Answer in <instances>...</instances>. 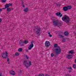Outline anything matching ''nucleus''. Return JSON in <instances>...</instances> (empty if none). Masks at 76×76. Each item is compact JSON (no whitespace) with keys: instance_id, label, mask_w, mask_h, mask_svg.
Listing matches in <instances>:
<instances>
[{"instance_id":"nucleus-1","label":"nucleus","mask_w":76,"mask_h":76,"mask_svg":"<svg viewBox=\"0 0 76 76\" xmlns=\"http://www.w3.org/2000/svg\"><path fill=\"white\" fill-rule=\"evenodd\" d=\"M53 46L55 48L56 47H58V48H56L55 49V51H56L55 53V54L56 55H58L59 54L61 53V49L60 48V47L59 46H58V45L57 44H55L53 45Z\"/></svg>"},{"instance_id":"nucleus-2","label":"nucleus","mask_w":76,"mask_h":76,"mask_svg":"<svg viewBox=\"0 0 76 76\" xmlns=\"http://www.w3.org/2000/svg\"><path fill=\"white\" fill-rule=\"evenodd\" d=\"M53 23V25L55 26H61V22H59L58 20L54 19L52 21Z\"/></svg>"},{"instance_id":"nucleus-3","label":"nucleus","mask_w":76,"mask_h":76,"mask_svg":"<svg viewBox=\"0 0 76 76\" xmlns=\"http://www.w3.org/2000/svg\"><path fill=\"white\" fill-rule=\"evenodd\" d=\"M36 29L37 30L36 31V34H37V35H40L41 34V33H40L41 31V28H39V27H38V26H37L36 28L33 29L34 31L35 32V31H36Z\"/></svg>"},{"instance_id":"nucleus-4","label":"nucleus","mask_w":76,"mask_h":76,"mask_svg":"<svg viewBox=\"0 0 76 76\" xmlns=\"http://www.w3.org/2000/svg\"><path fill=\"white\" fill-rule=\"evenodd\" d=\"M5 53H3L2 56V58L6 59V58H7L8 57V53H7V51H5Z\"/></svg>"},{"instance_id":"nucleus-5","label":"nucleus","mask_w":76,"mask_h":76,"mask_svg":"<svg viewBox=\"0 0 76 76\" xmlns=\"http://www.w3.org/2000/svg\"><path fill=\"white\" fill-rule=\"evenodd\" d=\"M24 66H25L26 68H28V67H29L28 63H27V61L26 60L24 61V62L23 63Z\"/></svg>"},{"instance_id":"nucleus-6","label":"nucleus","mask_w":76,"mask_h":76,"mask_svg":"<svg viewBox=\"0 0 76 76\" xmlns=\"http://www.w3.org/2000/svg\"><path fill=\"white\" fill-rule=\"evenodd\" d=\"M62 20L63 21L67 23V15H65L62 18Z\"/></svg>"},{"instance_id":"nucleus-7","label":"nucleus","mask_w":76,"mask_h":76,"mask_svg":"<svg viewBox=\"0 0 76 76\" xmlns=\"http://www.w3.org/2000/svg\"><path fill=\"white\" fill-rule=\"evenodd\" d=\"M45 45L46 47H48L50 45V43L49 41H46L45 42Z\"/></svg>"},{"instance_id":"nucleus-8","label":"nucleus","mask_w":76,"mask_h":76,"mask_svg":"<svg viewBox=\"0 0 76 76\" xmlns=\"http://www.w3.org/2000/svg\"><path fill=\"white\" fill-rule=\"evenodd\" d=\"M19 44L20 46H23L24 45V41L20 40L19 42Z\"/></svg>"},{"instance_id":"nucleus-9","label":"nucleus","mask_w":76,"mask_h":76,"mask_svg":"<svg viewBox=\"0 0 76 76\" xmlns=\"http://www.w3.org/2000/svg\"><path fill=\"white\" fill-rule=\"evenodd\" d=\"M67 58L68 59H71L73 58V56L72 55H70V54H68L67 55Z\"/></svg>"},{"instance_id":"nucleus-10","label":"nucleus","mask_w":76,"mask_h":76,"mask_svg":"<svg viewBox=\"0 0 76 76\" xmlns=\"http://www.w3.org/2000/svg\"><path fill=\"white\" fill-rule=\"evenodd\" d=\"M33 47H34V44L33 43H32L28 46V50H31L32 48H33Z\"/></svg>"},{"instance_id":"nucleus-11","label":"nucleus","mask_w":76,"mask_h":76,"mask_svg":"<svg viewBox=\"0 0 76 76\" xmlns=\"http://www.w3.org/2000/svg\"><path fill=\"white\" fill-rule=\"evenodd\" d=\"M70 18L68 16H67V24L68 25H70Z\"/></svg>"},{"instance_id":"nucleus-12","label":"nucleus","mask_w":76,"mask_h":76,"mask_svg":"<svg viewBox=\"0 0 76 76\" xmlns=\"http://www.w3.org/2000/svg\"><path fill=\"white\" fill-rule=\"evenodd\" d=\"M9 73L11 75H15V72L14 71L11 70L10 72Z\"/></svg>"},{"instance_id":"nucleus-13","label":"nucleus","mask_w":76,"mask_h":76,"mask_svg":"<svg viewBox=\"0 0 76 76\" xmlns=\"http://www.w3.org/2000/svg\"><path fill=\"white\" fill-rule=\"evenodd\" d=\"M56 16H59L60 18L62 16V14H61V12H58L56 13Z\"/></svg>"},{"instance_id":"nucleus-14","label":"nucleus","mask_w":76,"mask_h":76,"mask_svg":"<svg viewBox=\"0 0 76 76\" xmlns=\"http://www.w3.org/2000/svg\"><path fill=\"white\" fill-rule=\"evenodd\" d=\"M72 9V6H69L68 5L67 6V10H68V9L69 10H70Z\"/></svg>"},{"instance_id":"nucleus-15","label":"nucleus","mask_w":76,"mask_h":76,"mask_svg":"<svg viewBox=\"0 0 76 76\" xmlns=\"http://www.w3.org/2000/svg\"><path fill=\"white\" fill-rule=\"evenodd\" d=\"M68 53L69 54L71 53V54H72L74 53V50H70L69 52H68Z\"/></svg>"},{"instance_id":"nucleus-16","label":"nucleus","mask_w":76,"mask_h":76,"mask_svg":"<svg viewBox=\"0 0 76 76\" xmlns=\"http://www.w3.org/2000/svg\"><path fill=\"white\" fill-rule=\"evenodd\" d=\"M24 11L25 12H28V8L27 7L26 8L24 9Z\"/></svg>"},{"instance_id":"nucleus-17","label":"nucleus","mask_w":76,"mask_h":76,"mask_svg":"<svg viewBox=\"0 0 76 76\" xmlns=\"http://www.w3.org/2000/svg\"><path fill=\"white\" fill-rule=\"evenodd\" d=\"M63 10L64 11H67V7H64L63 8Z\"/></svg>"},{"instance_id":"nucleus-18","label":"nucleus","mask_w":76,"mask_h":76,"mask_svg":"<svg viewBox=\"0 0 76 76\" xmlns=\"http://www.w3.org/2000/svg\"><path fill=\"white\" fill-rule=\"evenodd\" d=\"M22 50H23L22 48H19L18 51H19V52H22Z\"/></svg>"},{"instance_id":"nucleus-19","label":"nucleus","mask_w":76,"mask_h":76,"mask_svg":"<svg viewBox=\"0 0 76 76\" xmlns=\"http://www.w3.org/2000/svg\"><path fill=\"white\" fill-rule=\"evenodd\" d=\"M7 12H10L11 11V8H8L7 9Z\"/></svg>"},{"instance_id":"nucleus-20","label":"nucleus","mask_w":76,"mask_h":76,"mask_svg":"<svg viewBox=\"0 0 76 76\" xmlns=\"http://www.w3.org/2000/svg\"><path fill=\"white\" fill-rule=\"evenodd\" d=\"M5 7L6 8H8V7H9V5L8 4H6L5 5Z\"/></svg>"},{"instance_id":"nucleus-21","label":"nucleus","mask_w":76,"mask_h":76,"mask_svg":"<svg viewBox=\"0 0 76 76\" xmlns=\"http://www.w3.org/2000/svg\"><path fill=\"white\" fill-rule=\"evenodd\" d=\"M15 54L16 56H19L20 54L18 52H16L15 53Z\"/></svg>"},{"instance_id":"nucleus-22","label":"nucleus","mask_w":76,"mask_h":76,"mask_svg":"<svg viewBox=\"0 0 76 76\" xmlns=\"http://www.w3.org/2000/svg\"><path fill=\"white\" fill-rule=\"evenodd\" d=\"M67 69L68 70H72V68L71 66H70H70H69L67 67Z\"/></svg>"},{"instance_id":"nucleus-23","label":"nucleus","mask_w":76,"mask_h":76,"mask_svg":"<svg viewBox=\"0 0 76 76\" xmlns=\"http://www.w3.org/2000/svg\"><path fill=\"white\" fill-rule=\"evenodd\" d=\"M72 67H73V68H74V69H76V64H73Z\"/></svg>"},{"instance_id":"nucleus-24","label":"nucleus","mask_w":76,"mask_h":76,"mask_svg":"<svg viewBox=\"0 0 76 76\" xmlns=\"http://www.w3.org/2000/svg\"><path fill=\"white\" fill-rule=\"evenodd\" d=\"M28 42V41L25 40L24 42V43L25 44H27Z\"/></svg>"},{"instance_id":"nucleus-25","label":"nucleus","mask_w":76,"mask_h":76,"mask_svg":"<svg viewBox=\"0 0 76 76\" xmlns=\"http://www.w3.org/2000/svg\"><path fill=\"white\" fill-rule=\"evenodd\" d=\"M64 35H65V36H67V31H66L64 33Z\"/></svg>"},{"instance_id":"nucleus-26","label":"nucleus","mask_w":76,"mask_h":76,"mask_svg":"<svg viewBox=\"0 0 76 76\" xmlns=\"http://www.w3.org/2000/svg\"><path fill=\"white\" fill-rule=\"evenodd\" d=\"M28 64H29V66H30L31 65V61H29Z\"/></svg>"},{"instance_id":"nucleus-27","label":"nucleus","mask_w":76,"mask_h":76,"mask_svg":"<svg viewBox=\"0 0 76 76\" xmlns=\"http://www.w3.org/2000/svg\"><path fill=\"white\" fill-rule=\"evenodd\" d=\"M54 56V53H52L51 54V56L52 57H53V56Z\"/></svg>"},{"instance_id":"nucleus-28","label":"nucleus","mask_w":76,"mask_h":76,"mask_svg":"<svg viewBox=\"0 0 76 76\" xmlns=\"http://www.w3.org/2000/svg\"><path fill=\"white\" fill-rule=\"evenodd\" d=\"M44 74H39V76H44Z\"/></svg>"},{"instance_id":"nucleus-29","label":"nucleus","mask_w":76,"mask_h":76,"mask_svg":"<svg viewBox=\"0 0 76 76\" xmlns=\"http://www.w3.org/2000/svg\"><path fill=\"white\" fill-rule=\"evenodd\" d=\"M8 4L9 5V7L12 6V4L9 3Z\"/></svg>"},{"instance_id":"nucleus-30","label":"nucleus","mask_w":76,"mask_h":76,"mask_svg":"<svg viewBox=\"0 0 76 76\" xmlns=\"http://www.w3.org/2000/svg\"><path fill=\"white\" fill-rule=\"evenodd\" d=\"M59 37H61V38H64V36H62V35H59Z\"/></svg>"},{"instance_id":"nucleus-31","label":"nucleus","mask_w":76,"mask_h":76,"mask_svg":"<svg viewBox=\"0 0 76 76\" xmlns=\"http://www.w3.org/2000/svg\"><path fill=\"white\" fill-rule=\"evenodd\" d=\"M2 1H3V3H4L6 1V0H1Z\"/></svg>"},{"instance_id":"nucleus-32","label":"nucleus","mask_w":76,"mask_h":76,"mask_svg":"<svg viewBox=\"0 0 76 76\" xmlns=\"http://www.w3.org/2000/svg\"><path fill=\"white\" fill-rule=\"evenodd\" d=\"M7 61H10V59L9 58H8V57H7Z\"/></svg>"},{"instance_id":"nucleus-33","label":"nucleus","mask_w":76,"mask_h":76,"mask_svg":"<svg viewBox=\"0 0 76 76\" xmlns=\"http://www.w3.org/2000/svg\"><path fill=\"white\" fill-rule=\"evenodd\" d=\"M25 56H26V58L27 59H28L29 58L28 56H27V55H25Z\"/></svg>"},{"instance_id":"nucleus-34","label":"nucleus","mask_w":76,"mask_h":76,"mask_svg":"<svg viewBox=\"0 0 76 76\" xmlns=\"http://www.w3.org/2000/svg\"><path fill=\"white\" fill-rule=\"evenodd\" d=\"M69 34V32H68V31H67V36H68Z\"/></svg>"},{"instance_id":"nucleus-35","label":"nucleus","mask_w":76,"mask_h":76,"mask_svg":"<svg viewBox=\"0 0 76 76\" xmlns=\"http://www.w3.org/2000/svg\"><path fill=\"white\" fill-rule=\"evenodd\" d=\"M49 37H52V35L50 34L49 35Z\"/></svg>"},{"instance_id":"nucleus-36","label":"nucleus","mask_w":76,"mask_h":76,"mask_svg":"<svg viewBox=\"0 0 76 76\" xmlns=\"http://www.w3.org/2000/svg\"><path fill=\"white\" fill-rule=\"evenodd\" d=\"M67 41H70V39H69V38H67Z\"/></svg>"},{"instance_id":"nucleus-37","label":"nucleus","mask_w":76,"mask_h":76,"mask_svg":"<svg viewBox=\"0 0 76 76\" xmlns=\"http://www.w3.org/2000/svg\"><path fill=\"white\" fill-rule=\"evenodd\" d=\"M2 21V19L0 18V22H1Z\"/></svg>"},{"instance_id":"nucleus-38","label":"nucleus","mask_w":76,"mask_h":76,"mask_svg":"<svg viewBox=\"0 0 76 76\" xmlns=\"http://www.w3.org/2000/svg\"><path fill=\"white\" fill-rule=\"evenodd\" d=\"M2 10V9H6V7H4V8H3L1 9Z\"/></svg>"},{"instance_id":"nucleus-39","label":"nucleus","mask_w":76,"mask_h":76,"mask_svg":"<svg viewBox=\"0 0 76 76\" xmlns=\"http://www.w3.org/2000/svg\"><path fill=\"white\" fill-rule=\"evenodd\" d=\"M26 52H29V50H28V49L26 50Z\"/></svg>"},{"instance_id":"nucleus-40","label":"nucleus","mask_w":76,"mask_h":76,"mask_svg":"<svg viewBox=\"0 0 76 76\" xmlns=\"http://www.w3.org/2000/svg\"><path fill=\"white\" fill-rule=\"evenodd\" d=\"M24 2H23V1H22V5L24 4Z\"/></svg>"},{"instance_id":"nucleus-41","label":"nucleus","mask_w":76,"mask_h":76,"mask_svg":"<svg viewBox=\"0 0 76 76\" xmlns=\"http://www.w3.org/2000/svg\"><path fill=\"white\" fill-rule=\"evenodd\" d=\"M62 41H65V39H62Z\"/></svg>"},{"instance_id":"nucleus-42","label":"nucleus","mask_w":76,"mask_h":76,"mask_svg":"<svg viewBox=\"0 0 76 76\" xmlns=\"http://www.w3.org/2000/svg\"><path fill=\"white\" fill-rule=\"evenodd\" d=\"M16 56V55H12L13 57H15V56Z\"/></svg>"},{"instance_id":"nucleus-43","label":"nucleus","mask_w":76,"mask_h":76,"mask_svg":"<svg viewBox=\"0 0 76 76\" xmlns=\"http://www.w3.org/2000/svg\"><path fill=\"white\" fill-rule=\"evenodd\" d=\"M67 76H71V75H69V74H68L67 75Z\"/></svg>"},{"instance_id":"nucleus-44","label":"nucleus","mask_w":76,"mask_h":76,"mask_svg":"<svg viewBox=\"0 0 76 76\" xmlns=\"http://www.w3.org/2000/svg\"><path fill=\"white\" fill-rule=\"evenodd\" d=\"M1 11H2V9L0 8V12H1Z\"/></svg>"},{"instance_id":"nucleus-45","label":"nucleus","mask_w":76,"mask_h":76,"mask_svg":"<svg viewBox=\"0 0 76 76\" xmlns=\"http://www.w3.org/2000/svg\"><path fill=\"white\" fill-rule=\"evenodd\" d=\"M74 62L76 64V59H75Z\"/></svg>"},{"instance_id":"nucleus-46","label":"nucleus","mask_w":76,"mask_h":76,"mask_svg":"<svg viewBox=\"0 0 76 76\" xmlns=\"http://www.w3.org/2000/svg\"><path fill=\"white\" fill-rule=\"evenodd\" d=\"M69 73H70V72H72V71H71V70H69Z\"/></svg>"},{"instance_id":"nucleus-47","label":"nucleus","mask_w":76,"mask_h":76,"mask_svg":"<svg viewBox=\"0 0 76 76\" xmlns=\"http://www.w3.org/2000/svg\"><path fill=\"white\" fill-rule=\"evenodd\" d=\"M23 6V7H25V5H22Z\"/></svg>"},{"instance_id":"nucleus-48","label":"nucleus","mask_w":76,"mask_h":76,"mask_svg":"<svg viewBox=\"0 0 76 76\" xmlns=\"http://www.w3.org/2000/svg\"><path fill=\"white\" fill-rule=\"evenodd\" d=\"M45 76H48V74H46L45 75Z\"/></svg>"},{"instance_id":"nucleus-49","label":"nucleus","mask_w":76,"mask_h":76,"mask_svg":"<svg viewBox=\"0 0 76 76\" xmlns=\"http://www.w3.org/2000/svg\"><path fill=\"white\" fill-rule=\"evenodd\" d=\"M48 34H49V35H50V32H49L48 33Z\"/></svg>"},{"instance_id":"nucleus-50","label":"nucleus","mask_w":76,"mask_h":76,"mask_svg":"<svg viewBox=\"0 0 76 76\" xmlns=\"http://www.w3.org/2000/svg\"><path fill=\"white\" fill-rule=\"evenodd\" d=\"M8 64H9L10 62L9 61H8Z\"/></svg>"},{"instance_id":"nucleus-51","label":"nucleus","mask_w":76,"mask_h":76,"mask_svg":"<svg viewBox=\"0 0 76 76\" xmlns=\"http://www.w3.org/2000/svg\"><path fill=\"white\" fill-rule=\"evenodd\" d=\"M11 10H13V8H11Z\"/></svg>"},{"instance_id":"nucleus-52","label":"nucleus","mask_w":76,"mask_h":76,"mask_svg":"<svg viewBox=\"0 0 76 76\" xmlns=\"http://www.w3.org/2000/svg\"><path fill=\"white\" fill-rule=\"evenodd\" d=\"M24 26H26V25L25 24H24Z\"/></svg>"},{"instance_id":"nucleus-53","label":"nucleus","mask_w":76,"mask_h":76,"mask_svg":"<svg viewBox=\"0 0 76 76\" xmlns=\"http://www.w3.org/2000/svg\"><path fill=\"white\" fill-rule=\"evenodd\" d=\"M56 55H55V57H56Z\"/></svg>"},{"instance_id":"nucleus-54","label":"nucleus","mask_w":76,"mask_h":76,"mask_svg":"<svg viewBox=\"0 0 76 76\" xmlns=\"http://www.w3.org/2000/svg\"><path fill=\"white\" fill-rule=\"evenodd\" d=\"M21 71H21V70H20V72H21Z\"/></svg>"},{"instance_id":"nucleus-55","label":"nucleus","mask_w":76,"mask_h":76,"mask_svg":"<svg viewBox=\"0 0 76 76\" xmlns=\"http://www.w3.org/2000/svg\"><path fill=\"white\" fill-rule=\"evenodd\" d=\"M0 76H1V74H0Z\"/></svg>"},{"instance_id":"nucleus-56","label":"nucleus","mask_w":76,"mask_h":76,"mask_svg":"<svg viewBox=\"0 0 76 76\" xmlns=\"http://www.w3.org/2000/svg\"><path fill=\"white\" fill-rule=\"evenodd\" d=\"M7 13H8V12H7Z\"/></svg>"},{"instance_id":"nucleus-57","label":"nucleus","mask_w":76,"mask_h":76,"mask_svg":"<svg viewBox=\"0 0 76 76\" xmlns=\"http://www.w3.org/2000/svg\"><path fill=\"white\" fill-rule=\"evenodd\" d=\"M21 1H22V0H20Z\"/></svg>"}]
</instances>
